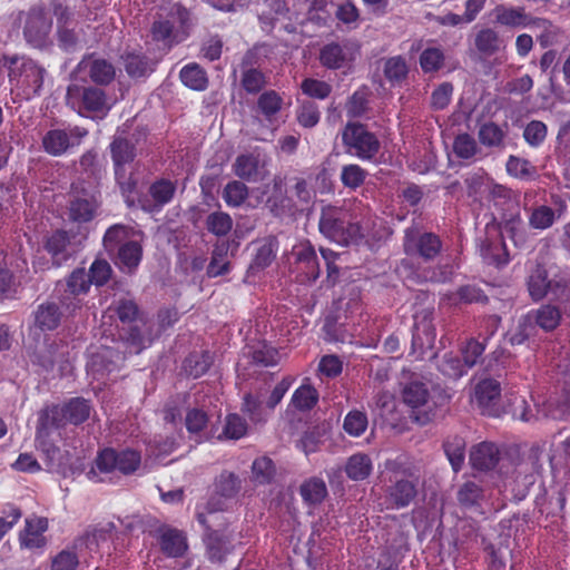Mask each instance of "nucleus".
I'll use <instances>...</instances> for the list:
<instances>
[{"label":"nucleus","instance_id":"nucleus-1","mask_svg":"<svg viewBox=\"0 0 570 570\" xmlns=\"http://www.w3.org/2000/svg\"><path fill=\"white\" fill-rule=\"evenodd\" d=\"M165 14H157L150 27L151 39L161 43L163 48L171 49L184 42L191 32L195 16L183 2L164 7Z\"/></svg>","mask_w":570,"mask_h":570},{"label":"nucleus","instance_id":"nucleus-2","mask_svg":"<svg viewBox=\"0 0 570 570\" xmlns=\"http://www.w3.org/2000/svg\"><path fill=\"white\" fill-rule=\"evenodd\" d=\"M385 500L391 509L401 510L414 502L417 495L419 476L402 459H389L384 462Z\"/></svg>","mask_w":570,"mask_h":570},{"label":"nucleus","instance_id":"nucleus-3","mask_svg":"<svg viewBox=\"0 0 570 570\" xmlns=\"http://www.w3.org/2000/svg\"><path fill=\"white\" fill-rule=\"evenodd\" d=\"M318 230L325 238L343 246L357 244L363 238L361 225L353 222L350 210L342 206L322 207Z\"/></svg>","mask_w":570,"mask_h":570},{"label":"nucleus","instance_id":"nucleus-4","mask_svg":"<svg viewBox=\"0 0 570 570\" xmlns=\"http://www.w3.org/2000/svg\"><path fill=\"white\" fill-rule=\"evenodd\" d=\"M66 104L79 116L91 119L105 118L112 106L105 89L78 83L68 86Z\"/></svg>","mask_w":570,"mask_h":570},{"label":"nucleus","instance_id":"nucleus-5","mask_svg":"<svg viewBox=\"0 0 570 570\" xmlns=\"http://www.w3.org/2000/svg\"><path fill=\"white\" fill-rule=\"evenodd\" d=\"M47 70L32 59H21L10 69L11 91L19 101H29L41 95Z\"/></svg>","mask_w":570,"mask_h":570},{"label":"nucleus","instance_id":"nucleus-6","mask_svg":"<svg viewBox=\"0 0 570 570\" xmlns=\"http://www.w3.org/2000/svg\"><path fill=\"white\" fill-rule=\"evenodd\" d=\"M402 246L410 258H403L399 266L410 267L420 266L411 259L412 257L421 258L425 263L438 258L442 253L443 242L435 233L421 232L416 226H410L404 229Z\"/></svg>","mask_w":570,"mask_h":570},{"label":"nucleus","instance_id":"nucleus-7","mask_svg":"<svg viewBox=\"0 0 570 570\" xmlns=\"http://www.w3.org/2000/svg\"><path fill=\"white\" fill-rule=\"evenodd\" d=\"M92 406L90 401L83 397H71L62 404H53L40 411V422L42 428L61 429L67 424L80 425L85 423L91 414Z\"/></svg>","mask_w":570,"mask_h":570},{"label":"nucleus","instance_id":"nucleus-8","mask_svg":"<svg viewBox=\"0 0 570 570\" xmlns=\"http://www.w3.org/2000/svg\"><path fill=\"white\" fill-rule=\"evenodd\" d=\"M342 142L348 155L361 160H372L380 151L377 136L366 125L348 121L342 131Z\"/></svg>","mask_w":570,"mask_h":570},{"label":"nucleus","instance_id":"nucleus-9","mask_svg":"<svg viewBox=\"0 0 570 570\" xmlns=\"http://www.w3.org/2000/svg\"><path fill=\"white\" fill-rule=\"evenodd\" d=\"M402 401L409 407V416L419 425H426L436 415V403L431 399L425 383L412 381L402 390Z\"/></svg>","mask_w":570,"mask_h":570},{"label":"nucleus","instance_id":"nucleus-10","mask_svg":"<svg viewBox=\"0 0 570 570\" xmlns=\"http://www.w3.org/2000/svg\"><path fill=\"white\" fill-rule=\"evenodd\" d=\"M24 40L35 48L46 45L52 29V18L43 3H36L18 13Z\"/></svg>","mask_w":570,"mask_h":570},{"label":"nucleus","instance_id":"nucleus-11","mask_svg":"<svg viewBox=\"0 0 570 570\" xmlns=\"http://www.w3.org/2000/svg\"><path fill=\"white\" fill-rule=\"evenodd\" d=\"M97 469L102 473L120 472L124 475L134 474L141 464V454L137 450H116L106 448L98 452L95 460Z\"/></svg>","mask_w":570,"mask_h":570},{"label":"nucleus","instance_id":"nucleus-12","mask_svg":"<svg viewBox=\"0 0 570 570\" xmlns=\"http://www.w3.org/2000/svg\"><path fill=\"white\" fill-rule=\"evenodd\" d=\"M88 134V129L81 126H72L68 129L55 128L43 135L41 145L48 155L58 157L66 154L68 149L79 146Z\"/></svg>","mask_w":570,"mask_h":570},{"label":"nucleus","instance_id":"nucleus-13","mask_svg":"<svg viewBox=\"0 0 570 570\" xmlns=\"http://www.w3.org/2000/svg\"><path fill=\"white\" fill-rule=\"evenodd\" d=\"M473 399L483 415L492 417L501 415V384L497 380L483 379L478 382Z\"/></svg>","mask_w":570,"mask_h":570},{"label":"nucleus","instance_id":"nucleus-14","mask_svg":"<svg viewBox=\"0 0 570 570\" xmlns=\"http://www.w3.org/2000/svg\"><path fill=\"white\" fill-rule=\"evenodd\" d=\"M413 318V351L433 347L436 338V330L433 325V308H422L414 314Z\"/></svg>","mask_w":570,"mask_h":570},{"label":"nucleus","instance_id":"nucleus-15","mask_svg":"<svg viewBox=\"0 0 570 570\" xmlns=\"http://www.w3.org/2000/svg\"><path fill=\"white\" fill-rule=\"evenodd\" d=\"M90 279L83 268H76L66 281V295L60 297V304L67 312L73 314L82 306L80 294H86L90 289Z\"/></svg>","mask_w":570,"mask_h":570},{"label":"nucleus","instance_id":"nucleus-16","mask_svg":"<svg viewBox=\"0 0 570 570\" xmlns=\"http://www.w3.org/2000/svg\"><path fill=\"white\" fill-rule=\"evenodd\" d=\"M296 269L302 274V282L313 283L320 277V263L316 250L309 240L301 242L294 246Z\"/></svg>","mask_w":570,"mask_h":570},{"label":"nucleus","instance_id":"nucleus-17","mask_svg":"<svg viewBox=\"0 0 570 570\" xmlns=\"http://www.w3.org/2000/svg\"><path fill=\"white\" fill-rule=\"evenodd\" d=\"M492 14L497 24L510 29L527 28L542 21L528 14L524 7L498 4L492 10Z\"/></svg>","mask_w":570,"mask_h":570},{"label":"nucleus","instance_id":"nucleus-18","mask_svg":"<svg viewBox=\"0 0 570 570\" xmlns=\"http://www.w3.org/2000/svg\"><path fill=\"white\" fill-rule=\"evenodd\" d=\"M255 52L248 50L240 62V87L248 95L259 94L268 83L267 75L253 66Z\"/></svg>","mask_w":570,"mask_h":570},{"label":"nucleus","instance_id":"nucleus-19","mask_svg":"<svg viewBox=\"0 0 570 570\" xmlns=\"http://www.w3.org/2000/svg\"><path fill=\"white\" fill-rule=\"evenodd\" d=\"M483 262L497 268H503L510 263V255L501 233L487 236L480 245Z\"/></svg>","mask_w":570,"mask_h":570},{"label":"nucleus","instance_id":"nucleus-20","mask_svg":"<svg viewBox=\"0 0 570 570\" xmlns=\"http://www.w3.org/2000/svg\"><path fill=\"white\" fill-rule=\"evenodd\" d=\"M78 68L85 70L97 86H108L116 78L115 66L104 58H95L94 55L83 57L78 63Z\"/></svg>","mask_w":570,"mask_h":570},{"label":"nucleus","instance_id":"nucleus-21","mask_svg":"<svg viewBox=\"0 0 570 570\" xmlns=\"http://www.w3.org/2000/svg\"><path fill=\"white\" fill-rule=\"evenodd\" d=\"M177 191V181L169 178H156L148 187L150 204H144L142 209L147 212H159L173 202Z\"/></svg>","mask_w":570,"mask_h":570},{"label":"nucleus","instance_id":"nucleus-22","mask_svg":"<svg viewBox=\"0 0 570 570\" xmlns=\"http://www.w3.org/2000/svg\"><path fill=\"white\" fill-rule=\"evenodd\" d=\"M100 195L97 190H80L73 197V200L69 206V217L72 222L76 223H87L90 222L98 208V199Z\"/></svg>","mask_w":570,"mask_h":570},{"label":"nucleus","instance_id":"nucleus-23","mask_svg":"<svg viewBox=\"0 0 570 570\" xmlns=\"http://www.w3.org/2000/svg\"><path fill=\"white\" fill-rule=\"evenodd\" d=\"M501 458L499 446L493 442L483 441L473 445L470 450V464L472 469L487 472L493 470Z\"/></svg>","mask_w":570,"mask_h":570},{"label":"nucleus","instance_id":"nucleus-24","mask_svg":"<svg viewBox=\"0 0 570 570\" xmlns=\"http://www.w3.org/2000/svg\"><path fill=\"white\" fill-rule=\"evenodd\" d=\"M456 500L464 510L482 512L483 504L488 500L487 489L475 481H465L456 492Z\"/></svg>","mask_w":570,"mask_h":570},{"label":"nucleus","instance_id":"nucleus-25","mask_svg":"<svg viewBox=\"0 0 570 570\" xmlns=\"http://www.w3.org/2000/svg\"><path fill=\"white\" fill-rule=\"evenodd\" d=\"M70 244V234L63 229H57L47 237L45 249L51 256L55 266L60 267L71 258Z\"/></svg>","mask_w":570,"mask_h":570},{"label":"nucleus","instance_id":"nucleus-26","mask_svg":"<svg viewBox=\"0 0 570 570\" xmlns=\"http://www.w3.org/2000/svg\"><path fill=\"white\" fill-rule=\"evenodd\" d=\"M48 530L45 517L27 518L24 529L19 534L20 546L27 549H41L47 544L43 533Z\"/></svg>","mask_w":570,"mask_h":570},{"label":"nucleus","instance_id":"nucleus-27","mask_svg":"<svg viewBox=\"0 0 570 570\" xmlns=\"http://www.w3.org/2000/svg\"><path fill=\"white\" fill-rule=\"evenodd\" d=\"M62 316L61 306L58 303L46 301L33 311V324L41 332H52L60 326Z\"/></svg>","mask_w":570,"mask_h":570},{"label":"nucleus","instance_id":"nucleus-28","mask_svg":"<svg viewBox=\"0 0 570 570\" xmlns=\"http://www.w3.org/2000/svg\"><path fill=\"white\" fill-rule=\"evenodd\" d=\"M527 318L533 326L540 327L546 333L556 331L562 320V313L559 306L547 303L533 308L527 313Z\"/></svg>","mask_w":570,"mask_h":570},{"label":"nucleus","instance_id":"nucleus-29","mask_svg":"<svg viewBox=\"0 0 570 570\" xmlns=\"http://www.w3.org/2000/svg\"><path fill=\"white\" fill-rule=\"evenodd\" d=\"M158 543L161 552L168 558H180L188 549L186 535L175 528L160 529Z\"/></svg>","mask_w":570,"mask_h":570},{"label":"nucleus","instance_id":"nucleus-30","mask_svg":"<svg viewBox=\"0 0 570 570\" xmlns=\"http://www.w3.org/2000/svg\"><path fill=\"white\" fill-rule=\"evenodd\" d=\"M121 58L125 71L131 79L147 78L155 71L156 63L144 52H126Z\"/></svg>","mask_w":570,"mask_h":570},{"label":"nucleus","instance_id":"nucleus-31","mask_svg":"<svg viewBox=\"0 0 570 570\" xmlns=\"http://www.w3.org/2000/svg\"><path fill=\"white\" fill-rule=\"evenodd\" d=\"M109 148L114 171L125 170V166L131 164L136 158V145L126 137H114Z\"/></svg>","mask_w":570,"mask_h":570},{"label":"nucleus","instance_id":"nucleus-32","mask_svg":"<svg viewBox=\"0 0 570 570\" xmlns=\"http://www.w3.org/2000/svg\"><path fill=\"white\" fill-rule=\"evenodd\" d=\"M318 59L326 69L337 70L347 63L350 57L345 45L333 41L321 48Z\"/></svg>","mask_w":570,"mask_h":570},{"label":"nucleus","instance_id":"nucleus-33","mask_svg":"<svg viewBox=\"0 0 570 570\" xmlns=\"http://www.w3.org/2000/svg\"><path fill=\"white\" fill-rule=\"evenodd\" d=\"M346 476L352 481H364L373 472V462L366 453H355L351 455L344 465Z\"/></svg>","mask_w":570,"mask_h":570},{"label":"nucleus","instance_id":"nucleus-34","mask_svg":"<svg viewBox=\"0 0 570 570\" xmlns=\"http://www.w3.org/2000/svg\"><path fill=\"white\" fill-rule=\"evenodd\" d=\"M528 292L533 302L542 301L551 288L548 271L543 265H537L527 281Z\"/></svg>","mask_w":570,"mask_h":570},{"label":"nucleus","instance_id":"nucleus-35","mask_svg":"<svg viewBox=\"0 0 570 570\" xmlns=\"http://www.w3.org/2000/svg\"><path fill=\"white\" fill-rule=\"evenodd\" d=\"M179 79L184 86L195 91H204L208 87L207 72L196 62L184 66L180 69Z\"/></svg>","mask_w":570,"mask_h":570},{"label":"nucleus","instance_id":"nucleus-36","mask_svg":"<svg viewBox=\"0 0 570 570\" xmlns=\"http://www.w3.org/2000/svg\"><path fill=\"white\" fill-rule=\"evenodd\" d=\"M277 250V238L275 236L266 237L256 249L254 258L250 263V269L262 271L268 267L276 258Z\"/></svg>","mask_w":570,"mask_h":570},{"label":"nucleus","instance_id":"nucleus-37","mask_svg":"<svg viewBox=\"0 0 570 570\" xmlns=\"http://www.w3.org/2000/svg\"><path fill=\"white\" fill-rule=\"evenodd\" d=\"M299 494L307 505L321 504L327 495V488L323 479L309 478L299 487Z\"/></svg>","mask_w":570,"mask_h":570},{"label":"nucleus","instance_id":"nucleus-38","mask_svg":"<svg viewBox=\"0 0 570 570\" xmlns=\"http://www.w3.org/2000/svg\"><path fill=\"white\" fill-rule=\"evenodd\" d=\"M214 358L210 352H193L184 361V371L188 376L198 379L205 375L213 365Z\"/></svg>","mask_w":570,"mask_h":570},{"label":"nucleus","instance_id":"nucleus-39","mask_svg":"<svg viewBox=\"0 0 570 570\" xmlns=\"http://www.w3.org/2000/svg\"><path fill=\"white\" fill-rule=\"evenodd\" d=\"M206 546L210 561L223 562L230 552L229 539L217 530L207 533Z\"/></svg>","mask_w":570,"mask_h":570},{"label":"nucleus","instance_id":"nucleus-40","mask_svg":"<svg viewBox=\"0 0 570 570\" xmlns=\"http://www.w3.org/2000/svg\"><path fill=\"white\" fill-rule=\"evenodd\" d=\"M489 199L502 212H510L518 206V194L501 184H493L490 187Z\"/></svg>","mask_w":570,"mask_h":570},{"label":"nucleus","instance_id":"nucleus-41","mask_svg":"<svg viewBox=\"0 0 570 570\" xmlns=\"http://www.w3.org/2000/svg\"><path fill=\"white\" fill-rule=\"evenodd\" d=\"M142 258V247L138 242L129 240L118 249V262L121 269L128 273L135 271Z\"/></svg>","mask_w":570,"mask_h":570},{"label":"nucleus","instance_id":"nucleus-42","mask_svg":"<svg viewBox=\"0 0 570 570\" xmlns=\"http://www.w3.org/2000/svg\"><path fill=\"white\" fill-rule=\"evenodd\" d=\"M115 312L121 323L138 322L147 325V315L140 311L138 304L131 298H120L116 302Z\"/></svg>","mask_w":570,"mask_h":570},{"label":"nucleus","instance_id":"nucleus-43","mask_svg":"<svg viewBox=\"0 0 570 570\" xmlns=\"http://www.w3.org/2000/svg\"><path fill=\"white\" fill-rule=\"evenodd\" d=\"M215 494L224 499L235 498L242 489V480L230 471H223L214 482Z\"/></svg>","mask_w":570,"mask_h":570},{"label":"nucleus","instance_id":"nucleus-44","mask_svg":"<svg viewBox=\"0 0 570 570\" xmlns=\"http://www.w3.org/2000/svg\"><path fill=\"white\" fill-rule=\"evenodd\" d=\"M383 73L392 86L402 83L409 75V66L405 58L402 56L387 58L384 61Z\"/></svg>","mask_w":570,"mask_h":570},{"label":"nucleus","instance_id":"nucleus-45","mask_svg":"<svg viewBox=\"0 0 570 570\" xmlns=\"http://www.w3.org/2000/svg\"><path fill=\"white\" fill-rule=\"evenodd\" d=\"M502 40L499 33L492 28H482L474 38L476 50L483 56H492L501 48Z\"/></svg>","mask_w":570,"mask_h":570},{"label":"nucleus","instance_id":"nucleus-46","mask_svg":"<svg viewBox=\"0 0 570 570\" xmlns=\"http://www.w3.org/2000/svg\"><path fill=\"white\" fill-rule=\"evenodd\" d=\"M445 455L454 472H459L465 460V440L454 435L443 443Z\"/></svg>","mask_w":570,"mask_h":570},{"label":"nucleus","instance_id":"nucleus-47","mask_svg":"<svg viewBox=\"0 0 570 570\" xmlns=\"http://www.w3.org/2000/svg\"><path fill=\"white\" fill-rule=\"evenodd\" d=\"M282 106L283 98L273 89L262 92L257 99V109L268 121H272L276 117Z\"/></svg>","mask_w":570,"mask_h":570},{"label":"nucleus","instance_id":"nucleus-48","mask_svg":"<svg viewBox=\"0 0 570 570\" xmlns=\"http://www.w3.org/2000/svg\"><path fill=\"white\" fill-rule=\"evenodd\" d=\"M228 244L220 243L214 246L210 262L207 267L209 277H217L229 272V262L227 261Z\"/></svg>","mask_w":570,"mask_h":570},{"label":"nucleus","instance_id":"nucleus-49","mask_svg":"<svg viewBox=\"0 0 570 570\" xmlns=\"http://www.w3.org/2000/svg\"><path fill=\"white\" fill-rule=\"evenodd\" d=\"M153 326L149 318L147 317V325L139 327L138 325L130 326L126 341L130 347L138 354L151 343Z\"/></svg>","mask_w":570,"mask_h":570},{"label":"nucleus","instance_id":"nucleus-50","mask_svg":"<svg viewBox=\"0 0 570 570\" xmlns=\"http://www.w3.org/2000/svg\"><path fill=\"white\" fill-rule=\"evenodd\" d=\"M505 169L509 176L521 180L532 179L537 175L535 166L528 159L514 155L509 156Z\"/></svg>","mask_w":570,"mask_h":570},{"label":"nucleus","instance_id":"nucleus-51","mask_svg":"<svg viewBox=\"0 0 570 570\" xmlns=\"http://www.w3.org/2000/svg\"><path fill=\"white\" fill-rule=\"evenodd\" d=\"M253 481L257 484H271L276 475V466L268 456H259L252 464Z\"/></svg>","mask_w":570,"mask_h":570},{"label":"nucleus","instance_id":"nucleus-52","mask_svg":"<svg viewBox=\"0 0 570 570\" xmlns=\"http://www.w3.org/2000/svg\"><path fill=\"white\" fill-rule=\"evenodd\" d=\"M252 362L257 366H275L279 362V352L266 342H259L252 347Z\"/></svg>","mask_w":570,"mask_h":570},{"label":"nucleus","instance_id":"nucleus-53","mask_svg":"<svg viewBox=\"0 0 570 570\" xmlns=\"http://www.w3.org/2000/svg\"><path fill=\"white\" fill-rule=\"evenodd\" d=\"M205 225L210 234L217 237H224L230 233L233 219L229 214L218 210L210 213L206 217Z\"/></svg>","mask_w":570,"mask_h":570},{"label":"nucleus","instance_id":"nucleus-54","mask_svg":"<svg viewBox=\"0 0 570 570\" xmlns=\"http://www.w3.org/2000/svg\"><path fill=\"white\" fill-rule=\"evenodd\" d=\"M258 164V157L252 154H242L237 156L233 165V170L234 174L240 179L250 181L257 175Z\"/></svg>","mask_w":570,"mask_h":570},{"label":"nucleus","instance_id":"nucleus-55","mask_svg":"<svg viewBox=\"0 0 570 570\" xmlns=\"http://www.w3.org/2000/svg\"><path fill=\"white\" fill-rule=\"evenodd\" d=\"M444 52L440 48H425L420 55V67L424 73L436 72L444 65Z\"/></svg>","mask_w":570,"mask_h":570},{"label":"nucleus","instance_id":"nucleus-56","mask_svg":"<svg viewBox=\"0 0 570 570\" xmlns=\"http://www.w3.org/2000/svg\"><path fill=\"white\" fill-rule=\"evenodd\" d=\"M318 401V392L311 385H302L292 395V404L301 411L313 409Z\"/></svg>","mask_w":570,"mask_h":570},{"label":"nucleus","instance_id":"nucleus-57","mask_svg":"<svg viewBox=\"0 0 570 570\" xmlns=\"http://www.w3.org/2000/svg\"><path fill=\"white\" fill-rule=\"evenodd\" d=\"M441 373L450 379H460L468 373L463 360L452 353H445L439 364Z\"/></svg>","mask_w":570,"mask_h":570},{"label":"nucleus","instance_id":"nucleus-58","mask_svg":"<svg viewBox=\"0 0 570 570\" xmlns=\"http://www.w3.org/2000/svg\"><path fill=\"white\" fill-rule=\"evenodd\" d=\"M367 177V171L356 164H348L342 167L341 181L344 187L352 190L361 187Z\"/></svg>","mask_w":570,"mask_h":570},{"label":"nucleus","instance_id":"nucleus-59","mask_svg":"<svg viewBox=\"0 0 570 570\" xmlns=\"http://www.w3.org/2000/svg\"><path fill=\"white\" fill-rule=\"evenodd\" d=\"M479 140L485 147H502L504 131L495 122H485L479 129Z\"/></svg>","mask_w":570,"mask_h":570},{"label":"nucleus","instance_id":"nucleus-60","mask_svg":"<svg viewBox=\"0 0 570 570\" xmlns=\"http://www.w3.org/2000/svg\"><path fill=\"white\" fill-rule=\"evenodd\" d=\"M367 415L358 410L350 411L343 422L344 431L354 438L361 436L367 429Z\"/></svg>","mask_w":570,"mask_h":570},{"label":"nucleus","instance_id":"nucleus-61","mask_svg":"<svg viewBox=\"0 0 570 570\" xmlns=\"http://www.w3.org/2000/svg\"><path fill=\"white\" fill-rule=\"evenodd\" d=\"M556 222V212L547 206L541 205L532 209L529 216V225L534 229H548Z\"/></svg>","mask_w":570,"mask_h":570},{"label":"nucleus","instance_id":"nucleus-62","mask_svg":"<svg viewBox=\"0 0 570 570\" xmlns=\"http://www.w3.org/2000/svg\"><path fill=\"white\" fill-rule=\"evenodd\" d=\"M247 197L248 188L244 183L239 180L229 181L223 191V198L225 203L230 207L240 206Z\"/></svg>","mask_w":570,"mask_h":570},{"label":"nucleus","instance_id":"nucleus-63","mask_svg":"<svg viewBox=\"0 0 570 570\" xmlns=\"http://www.w3.org/2000/svg\"><path fill=\"white\" fill-rule=\"evenodd\" d=\"M209 416L203 409L193 407L186 412L185 426L189 434L198 435L208 425Z\"/></svg>","mask_w":570,"mask_h":570},{"label":"nucleus","instance_id":"nucleus-64","mask_svg":"<svg viewBox=\"0 0 570 570\" xmlns=\"http://www.w3.org/2000/svg\"><path fill=\"white\" fill-rule=\"evenodd\" d=\"M548 135V127L543 121L540 120H531L523 129V138L525 142L537 148L541 146Z\"/></svg>","mask_w":570,"mask_h":570}]
</instances>
